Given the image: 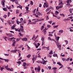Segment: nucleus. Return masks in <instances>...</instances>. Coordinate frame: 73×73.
Segmentation results:
<instances>
[{
  "instance_id": "1",
  "label": "nucleus",
  "mask_w": 73,
  "mask_h": 73,
  "mask_svg": "<svg viewBox=\"0 0 73 73\" xmlns=\"http://www.w3.org/2000/svg\"><path fill=\"white\" fill-rule=\"evenodd\" d=\"M41 13L39 12H36V14H35L34 15L36 18H39L38 16H40Z\"/></svg>"
},
{
  "instance_id": "2",
  "label": "nucleus",
  "mask_w": 73,
  "mask_h": 73,
  "mask_svg": "<svg viewBox=\"0 0 73 73\" xmlns=\"http://www.w3.org/2000/svg\"><path fill=\"white\" fill-rule=\"evenodd\" d=\"M38 70V72H40V70H41V69L40 68V66H38V68H35V70Z\"/></svg>"
},
{
  "instance_id": "3",
  "label": "nucleus",
  "mask_w": 73,
  "mask_h": 73,
  "mask_svg": "<svg viewBox=\"0 0 73 73\" xmlns=\"http://www.w3.org/2000/svg\"><path fill=\"white\" fill-rule=\"evenodd\" d=\"M37 58V56H35V57H34V56H33V58L32 59V60L33 61V63H34V61L36 60Z\"/></svg>"
},
{
  "instance_id": "4",
  "label": "nucleus",
  "mask_w": 73,
  "mask_h": 73,
  "mask_svg": "<svg viewBox=\"0 0 73 73\" xmlns=\"http://www.w3.org/2000/svg\"><path fill=\"white\" fill-rule=\"evenodd\" d=\"M0 60H4L5 62H8V59H3V58L0 57Z\"/></svg>"
},
{
  "instance_id": "5",
  "label": "nucleus",
  "mask_w": 73,
  "mask_h": 73,
  "mask_svg": "<svg viewBox=\"0 0 73 73\" xmlns=\"http://www.w3.org/2000/svg\"><path fill=\"white\" fill-rule=\"evenodd\" d=\"M45 7H46V8L48 7V4H46V3H44L43 5L44 8H45Z\"/></svg>"
},
{
  "instance_id": "6",
  "label": "nucleus",
  "mask_w": 73,
  "mask_h": 73,
  "mask_svg": "<svg viewBox=\"0 0 73 73\" xmlns=\"http://www.w3.org/2000/svg\"><path fill=\"white\" fill-rule=\"evenodd\" d=\"M6 35H7V36H8V37H12V35H11L12 34L11 33H6Z\"/></svg>"
},
{
  "instance_id": "7",
  "label": "nucleus",
  "mask_w": 73,
  "mask_h": 73,
  "mask_svg": "<svg viewBox=\"0 0 73 73\" xmlns=\"http://www.w3.org/2000/svg\"><path fill=\"white\" fill-rule=\"evenodd\" d=\"M28 40V38L26 37L23 38L22 39V40L23 41H27Z\"/></svg>"
},
{
  "instance_id": "8",
  "label": "nucleus",
  "mask_w": 73,
  "mask_h": 73,
  "mask_svg": "<svg viewBox=\"0 0 73 73\" xmlns=\"http://www.w3.org/2000/svg\"><path fill=\"white\" fill-rule=\"evenodd\" d=\"M40 62L41 64H42L44 65L45 64V60H42V62Z\"/></svg>"
},
{
  "instance_id": "9",
  "label": "nucleus",
  "mask_w": 73,
  "mask_h": 73,
  "mask_svg": "<svg viewBox=\"0 0 73 73\" xmlns=\"http://www.w3.org/2000/svg\"><path fill=\"white\" fill-rule=\"evenodd\" d=\"M59 5H64V3H62V1H60V2L58 4Z\"/></svg>"
},
{
  "instance_id": "10",
  "label": "nucleus",
  "mask_w": 73,
  "mask_h": 73,
  "mask_svg": "<svg viewBox=\"0 0 73 73\" xmlns=\"http://www.w3.org/2000/svg\"><path fill=\"white\" fill-rule=\"evenodd\" d=\"M36 24V22H31V23H28V25H29V24Z\"/></svg>"
},
{
  "instance_id": "11",
  "label": "nucleus",
  "mask_w": 73,
  "mask_h": 73,
  "mask_svg": "<svg viewBox=\"0 0 73 73\" xmlns=\"http://www.w3.org/2000/svg\"><path fill=\"white\" fill-rule=\"evenodd\" d=\"M16 27V24H15L13 26L11 27V29H14V28Z\"/></svg>"
},
{
  "instance_id": "12",
  "label": "nucleus",
  "mask_w": 73,
  "mask_h": 73,
  "mask_svg": "<svg viewBox=\"0 0 73 73\" xmlns=\"http://www.w3.org/2000/svg\"><path fill=\"white\" fill-rule=\"evenodd\" d=\"M21 30L22 31H24V27L23 26H21Z\"/></svg>"
},
{
  "instance_id": "13",
  "label": "nucleus",
  "mask_w": 73,
  "mask_h": 73,
  "mask_svg": "<svg viewBox=\"0 0 73 73\" xmlns=\"http://www.w3.org/2000/svg\"><path fill=\"white\" fill-rule=\"evenodd\" d=\"M19 6H18L17 7V8H20V9H22V6L20 5H19Z\"/></svg>"
},
{
  "instance_id": "14",
  "label": "nucleus",
  "mask_w": 73,
  "mask_h": 73,
  "mask_svg": "<svg viewBox=\"0 0 73 73\" xmlns=\"http://www.w3.org/2000/svg\"><path fill=\"white\" fill-rule=\"evenodd\" d=\"M17 51V50H12L11 51V52H14L13 53H16Z\"/></svg>"
},
{
  "instance_id": "15",
  "label": "nucleus",
  "mask_w": 73,
  "mask_h": 73,
  "mask_svg": "<svg viewBox=\"0 0 73 73\" xmlns=\"http://www.w3.org/2000/svg\"><path fill=\"white\" fill-rule=\"evenodd\" d=\"M73 10V8L72 9H70L69 10V12L70 13H72V11Z\"/></svg>"
},
{
  "instance_id": "16",
  "label": "nucleus",
  "mask_w": 73,
  "mask_h": 73,
  "mask_svg": "<svg viewBox=\"0 0 73 73\" xmlns=\"http://www.w3.org/2000/svg\"><path fill=\"white\" fill-rule=\"evenodd\" d=\"M16 22L17 24H19V23H22L21 21H18L17 20H16Z\"/></svg>"
},
{
  "instance_id": "17",
  "label": "nucleus",
  "mask_w": 73,
  "mask_h": 73,
  "mask_svg": "<svg viewBox=\"0 0 73 73\" xmlns=\"http://www.w3.org/2000/svg\"><path fill=\"white\" fill-rule=\"evenodd\" d=\"M53 56L54 57H57V58H58V56H57V54H56L54 53V54H53Z\"/></svg>"
},
{
  "instance_id": "18",
  "label": "nucleus",
  "mask_w": 73,
  "mask_h": 73,
  "mask_svg": "<svg viewBox=\"0 0 73 73\" xmlns=\"http://www.w3.org/2000/svg\"><path fill=\"white\" fill-rule=\"evenodd\" d=\"M61 45H59L58 46V48H59V50H61Z\"/></svg>"
},
{
  "instance_id": "19",
  "label": "nucleus",
  "mask_w": 73,
  "mask_h": 73,
  "mask_svg": "<svg viewBox=\"0 0 73 73\" xmlns=\"http://www.w3.org/2000/svg\"><path fill=\"white\" fill-rule=\"evenodd\" d=\"M17 64H18V66H19V65H20L21 64V62L20 61H19L17 62Z\"/></svg>"
},
{
  "instance_id": "20",
  "label": "nucleus",
  "mask_w": 73,
  "mask_h": 73,
  "mask_svg": "<svg viewBox=\"0 0 73 73\" xmlns=\"http://www.w3.org/2000/svg\"><path fill=\"white\" fill-rule=\"evenodd\" d=\"M72 3V0H68L66 2L67 3Z\"/></svg>"
},
{
  "instance_id": "21",
  "label": "nucleus",
  "mask_w": 73,
  "mask_h": 73,
  "mask_svg": "<svg viewBox=\"0 0 73 73\" xmlns=\"http://www.w3.org/2000/svg\"><path fill=\"white\" fill-rule=\"evenodd\" d=\"M55 15H58V13H59L57 11H55Z\"/></svg>"
},
{
  "instance_id": "22",
  "label": "nucleus",
  "mask_w": 73,
  "mask_h": 73,
  "mask_svg": "<svg viewBox=\"0 0 73 73\" xmlns=\"http://www.w3.org/2000/svg\"><path fill=\"white\" fill-rule=\"evenodd\" d=\"M8 7H6V8H3V9L4 10V11H7V8Z\"/></svg>"
},
{
  "instance_id": "23",
  "label": "nucleus",
  "mask_w": 73,
  "mask_h": 73,
  "mask_svg": "<svg viewBox=\"0 0 73 73\" xmlns=\"http://www.w3.org/2000/svg\"><path fill=\"white\" fill-rule=\"evenodd\" d=\"M50 8L49 7L46 10V12H48V11H49V10H50Z\"/></svg>"
},
{
  "instance_id": "24",
  "label": "nucleus",
  "mask_w": 73,
  "mask_h": 73,
  "mask_svg": "<svg viewBox=\"0 0 73 73\" xmlns=\"http://www.w3.org/2000/svg\"><path fill=\"white\" fill-rule=\"evenodd\" d=\"M64 41L66 42V45H67V44H68V43L69 42L67 40H65Z\"/></svg>"
},
{
  "instance_id": "25",
  "label": "nucleus",
  "mask_w": 73,
  "mask_h": 73,
  "mask_svg": "<svg viewBox=\"0 0 73 73\" xmlns=\"http://www.w3.org/2000/svg\"><path fill=\"white\" fill-rule=\"evenodd\" d=\"M59 33H63V32H64V31L62 30H59Z\"/></svg>"
},
{
  "instance_id": "26",
  "label": "nucleus",
  "mask_w": 73,
  "mask_h": 73,
  "mask_svg": "<svg viewBox=\"0 0 73 73\" xmlns=\"http://www.w3.org/2000/svg\"><path fill=\"white\" fill-rule=\"evenodd\" d=\"M20 38H17L16 39V42H17V41H19L20 40Z\"/></svg>"
},
{
  "instance_id": "27",
  "label": "nucleus",
  "mask_w": 73,
  "mask_h": 73,
  "mask_svg": "<svg viewBox=\"0 0 73 73\" xmlns=\"http://www.w3.org/2000/svg\"><path fill=\"white\" fill-rule=\"evenodd\" d=\"M49 54L51 55L52 54H53V51H52V50H51L50 52H49Z\"/></svg>"
},
{
  "instance_id": "28",
  "label": "nucleus",
  "mask_w": 73,
  "mask_h": 73,
  "mask_svg": "<svg viewBox=\"0 0 73 73\" xmlns=\"http://www.w3.org/2000/svg\"><path fill=\"white\" fill-rule=\"evenodd\" d=\"M19 34L20 35V36H21V37H23L24 36L23 34H21V33H19Z\"/></svg>"
},
{
  "instance_id": "29",
  "label": "nucleus",
  "mask_w": 73,
  "mask_h": 73,
  "mask_svg": "<svg viewBox=\"0 0 73 73\" xmlns=\"http://www.w3.org/2000/svg\"><path fill=\"white\" fill-rule=\"evenodd\" d=\"M27 58H30V57H31V55H30V54H29L27 56Z\"/></svg>"
},
{
  "instance_id": "30",
  "label": "nucleus",
  "mask_w": 73,
  "mask_h": 73,
  "mask_svg": "<svg viewBox=\"0 0 73 73\" xmlns=\"http://www.w3.org/2000/svg\"><path fill=\"white\" fill-rule=\"evenodd\" d=\"M44 26H42L41 28L40 29L41 31H42V30H43V29H44Z\"/></svg>"
},
{
  "instance_id": "31",
  "label": "nucleus",
  "mask_w": 73,
  "mask_h": 73,
  "mask_svg": "<svg viewBox=\"0 0 73 73\" xmlns=\"http://www.w3.org/2000/svg\"><path fill=\"white\" fill-rule=\"evenodd\" d=\"M7 22L8 23L9 25H11V21L10 20L8 21Z\"/></svg>"
},
{
  "instance_id": "32",
  "label": "nucleus",
  "mask_w": 73,
  "mask_h": 73,
  "mask_svg": "<svg viewBox=\"0 0 73 73\" xmlns=\"http://www.w3.org/2000/svg\"><path fill=\"white\" fill-rule=\"evenodd\" d=\"M60 16H63V17H65V15L64 14H60Z\"/></svg>"
},
{
  "instance_id": "33",
  "label": "nucleus",
  "mask_w": 73,
  "mask_h": 73,
  "mask_svg": "<svg viewBox=\"0 0 73 73\" xmlns=\"http://www.w3.org/2000/svg\"><path fill=\"white\" fill-rule=\"evenodd\" d=\"M62 61H65V60H66V59L64 58H62Z\"/></svg>"
},
{
  "instance_id": "34",
  "label": "nucleus",
  "mask_w": 73,
  "mask_h": 73,
  "mask_svg": "<svg viewBox=\"0 0 73 73\" xmlns=\"http://www.w3.org/2000/svg\"><path fill=\"white\" fill-rule=\"evenodd\" d=\"M56 43L57 46H58L59 45V44H58V41H57V42H56Z\"/></svg>"
},
{
  "instance_id": "35",
  "label": "nucleus",
  "mask_w": 73,
  "mask_h": 73,
  "mask_svg": "<svg viewBox=\"0 0 73 73\" xmlns=\"http://www.w3.org/2000/svg\"><path fill=\"white\" fill-rule=\"evenodd\" d=\"M47 56L48 57H49V58H51V57H52V55L48 54L47 55Z\"/></svg>"
},
{
  "instance_id": "36",
  "label": "nucleus",
  "mask_w": 73,
  "mask_h": 73,
  "mask_svg": "<svg viewBox=\"0 0 73 73\" xmlns=\"http://www.w3.org/2000/svg\"><path fill=\"white\" fill-rule=\"evenodd\" d=\"M26 63L25 62H24L23 64V66H26Z\"/></svg>"
},
{
  "instance_id": "37",
  "label": "nucleus",
  "mask_w": 73,
  "mask_h": 73,
  "mask_svg": "<svg viewBox=\"0 0 73 73\" xmlns=\"http://www.w3.org/2000/svg\"><path fill=\"white\" fill-rule=\"evenodd\" d=\"M27 67L26 66H23V68L24 69H27Z\"/></svg>"
},
{
  "instance_id": "38",
  "label": "nucleus",
  "mask_w": 73,
  "mask_h": 73,
  "mask_svg": "<svg viewBox=\"0 0 73 73\" xmlns=\"http://www.w3.org/2000/svg\"><path fill=\"white\" fill-rule=\"evenodd\" d=\"M59 38H60V37L58 36L57 37H56V40L57 41H58V40H59Z\"/></svg>"
},
{
  "instance_id": "39",
  "label": "nucleus",
  "mask_w": 73,
  "mask_h": 73,
  "mask_svg": "<svg viewBox=\"0 0 73 73\" xmlns=\"http://www.w3.org/2000/svg\"><path fill=\"white\" fill-rule=\"evenodd\" d=\"M56 8L57 10H58V9H60V7L59 6H56Z\"/></svg>"
},
{
  "instance_id": "40",
  "label": "nucleus",
  "mask_w": 73,
  "mask_h": 73,
  "mask_svg": "<svg viewBox=\"0 0 73 73\" xmlns=\"http://www.w3.org/2000/svg\"><path fill=\"white\" fill-rule=\"evenodd\" d=\"M57 64H58V65H59L60 66H61V65H62V64H61L60 63V62H57Z\"/></svg>"
},
{
  "instance_id": "41",
  "label": "nucleus",
  "mask_w": 73,
  "mask_h": 73,
  "mask_svg": "<svg viewBox=\"0 0 73 73\" xmlns=\"http://www.w3.org/2000/svg\"><path fill=\"white\" fill-rule=\"evenodd\" d=\"M13 43H14V44H15V43H16V40H13Z\"/></svg>"
},
{
  "instance_id": "42",
  "label": "nucleus",
  "mask_w": 73,
  "mask_h": 73,
  "mask_svg": "<svg viewBox=\"0 0 73 73\" xmlns=\"http://www.w3.org/2000/svg\"><path fill=\"white\" fill-rule=\"evenodd\" d=\"M3 17H4V18H5V19H6V17H7V15H5L3 16Z\"/></svg>"
},
{
  "instance_id": "43",
  "label": "nucleus",
  "mask_w": 73,
  "mask_h": 73,
  "mask_svg": "<svg viewBox=\"0 0 73 73\" xmlns=\"http://www.w3.org/2000/svg\"><path fill=\"white\" fill-rule=\"evenodd\" d=\"M16 12L17 14H18V13H19V11L18 10H17L16 11Z\"/></svg>"
},
{
  "instance_id": "44",
  "label": "nucleus",
  "mask_w": 73,
  "mask_h": 73,
  "mask_svg": "<svg viewBox=\"0 0 73 73\" xmlns=\"http://www.w3.org/2000/svg\"><path fill=\"white\" fill-rule=\"evenodd\" d=\"M47 28H50V27H51V26L50 25H47Z\"/></svg>"
},
{
  "instance_id": "45",
  "label": "nucleus",
  "mask_w": 73,
  "mask_h": 73,
  "mask_svg": "<svg viewBox=\"0 0 73 73\" xmlns=\"http://www.w3.org/2000/svg\"><path fill=\"white\" fill-rule=\"evenodd\" d=\"M15 31H16L17 32V31H18L19 30V29L18 28L16 29V28H15Z\"/></svg>"
},
{
  "instance_id": "46",
  "label": "nucleus",
  "mask_w": 73,
  "mask_h": 73,
  "mask_svg": "<svg viewBox=\"0 0 73 73\" xmlns=\"http://www.w3.org/2000/svg\"><path fill=\"white\" fill-rule=\"evenodd\" d=\"M48 38V40H50V41H52V39H51V38H50V37H49Z\"/></svg>"
},
{
  "instance_id": "47",
  "label": "nucleus",
  "mask_w": 73,
  "mask_h": 73,
  "mask_svg": "<svg viewBox=\"0 0 73 73\" xmlns=\"http://www.w3.org/2000/svg\"><path fill=\"white\" fill-rule=\"evenodd\" d=\"M11 24H13V23H15V21H14L11 20Z\"/></svg>"
},
{
  "instance_id": "48",
  "label": "nucleus",
  "mask_w": 73,
  "mask_h": 73,
  "mask_svg": "<svg viewBox=\"0 0 73 73\" xmlns=\"http://www.w3.org/2000/svg\"><path fill=\"white\" fill-rule=\"evenodd\" d=\"M41 40L42 41H44V37H42Z\"/></svg>"
},
{
  "instance_id": "49",
  "label": "nucleus",
  "mask_w": 73,
  "mask_h": 73,
  "mask_svg": "<svg viewBox=\"0 0 73 73\" xmlns=\"http://www.w3.org/2000/svg\"><path fill=\"white\" fill-rule=\"evenodd\" d=\"M42 32H44V33H46V31H45V29H44L42 31Z\"/></svg>"
},
{
  "instance_id": "50",
  "label": "nucleus",
  "mask_w": 73,
  "mask_h": 73,
  "mask_svg": "<svg viewBox=\"0 0 73 73\" xmlns=\"http://www.w3.org/2000/svg\"><path fill=\"white\" fill-rule=\"evenodd\" d=\"M63 67H64V66L62 65L61 67L59 68V69H60L62 68Z\"/></svg>"
},
{
  "instance_id": "51",
  "label": "nucleus",
  "mask_w": 73,
  "mask_h": 73,
  "mask_svg": "<svg viewBox=\"0 0 73 73\" xmlns=\"http://www.w3.org/2000/svg\"><path fill=\"white\" fill-rule=\"evenodd\" d=\"M10 70L11 71V72H13V68H11L10 69Z\"/></svg>"
},
{
  "instance_id": "52",
  "label": "nucleus",
  "mask_w": 73,
  "mask_h": 73,
  "mask_svg": "<svg viewBox=\"0 0 73 73\" xmlns=\"http://www.w3.org/2000/svg\"><path fill=\"white\" fill-rule=\"evenodd\" d=\"M0 19L3 22H4V19H3L0 18Z\"/></svg>"
},
{
  "instance_id": "53",
  "label": "nucleus",
  "mask_w": 73,
  "mask_h": 73,
  "mask_svg": "<svg viewBox=\"0 0 73 73\" xmlns=\"http://www.w3.org/2000/svg\"><path fill=\"white\" fill-rule=\"evenodd\" d=\"M4 54L5 56H9V54Z\"/></svg>"
},
{
  "instance_id": "54",
  "label": "nucleus",
  "mask_w": 73,
  "mask_h": 73,
  "mask_svg": "<svg viewBox=\"0 0 73 73\" xmlns=\"http://www.w3.org/2000/svg\"><path fill=\"white\" fill-rule=\"evenodd\" d=\"M48 19H49V16H47L46 18V20H48Z\"/></svg>"
},
{
  "instance_id": "55",
  "label": "nucleus",
  "mask_w": 73,
  "mask_h": 73,
  "mask_svg": "<svg viewBox=\"0 0 73 73\" xmlns=\"http://www.w3.org/2000/svg\"><path fill=\"white\" fill-rule=\"evenodd\" d=\"M4 68L3 67H1V71H2L4 69Z\"/></svg>"
},
{
  "instance_id": "56",
  "label": "nucleus",
  "mask_w": 73,
  "mask_h": 73,
  "mask_svg": "<svg viewBox=\"0 0 73 73\" xmlns=\"http://www.w3.org/2000/svg\"><path fill=\"white\" fill-rule=\"evenodd\" d=\"M64 21H68V19H64Z\"/></svg>"
},
{
  "instance_id": "57",
  "label": "nucleus",
  "mask_w": 73,
  "mask_h": 73,
  "mask_svg": "<svg viewBox=\"0 0 73 73\" xmlns=\"http://www.w3.org/2000/svg\"><path fill=\"white\" fill-rule=\"evenodd\" d=\"M42 6V4L41 3L39 4V7H41Z\"/></svg>"
},
{
  "instance_id": "58",
  "label": "nucleus",
  "mask_w": 73,
  "mask_h": 73,
  "mask_svg": "<svg viewBox=\"0 0 73 73\" xmlns=\"http://www.w3.org/2000/svg\"><path fill=\"white\" fill-rule=\"evenodd\" d=\"M66 5H69V6H71L69 3H67V4H66Z\"/></svg>"
},
{
  "instance_id": "59",
  "label": "nucleus",
  "mask_w": 73,
  "mask_h": 73,
  "mask_svg": "<svg viewBox=\"0 0 73 73\" xmlns=\"http://www.w3.org/2000/svg\"><path fill=\"white\" fill-rule=\"evenodd\" d=\"M48 36H53V35L51 34H50L49 35H48Z\"/></svg>"
},
{
  "instance_id": "60",
  "label": "nucleus",
  "mask_w": 73,
  "mask_h": 73,
  "mask_svg": "<svg viewBox=\"0 0 73 73\" xmlns=\"http://www.w3.org/2000/svg\"><path fill=\"white\" fill-rule=\"evenodd\" d=\"M7 8L8 9H11V7H8V6H7Z\"/></svg>"
},
{
  "instance_id": "61",
  "label": "nucleus",
  "mask_w": 73,
  "mask_h": 73,
  "mask_svg": "<svg viewBox=\"0 0 73 73\" xmlns=\"http://www.w3.org/2000/svg\"><path fill=\"white\" fill-rule=\"evenodd\" d=\"M55 31H56L55 30H54L52 32H51V34H53V33H54Z\"/></svg>"
},
{
  "instance_id": "62",
  "label": "nucleus",
  "mask_w": 73,
  "mask_h": 73,
  "mask_svg": "<svg viewBox=\"0 0 73 73\" xmlns=\"http://www.w3.org/2000/svg\"><path fill=\"white\" fill-rule=\"evenodd\" d=\"M2 4L3 5H4L5 3H4V2H2Z\"/></svg>"
},
{
  "instance_id": "63",
  "label": "nucleus",
  "mask_w": 73,
  "mask_h": 73,
  "mask_svg": "<svg viewBox=\"0 0 73 73\" xmlns=\"http://www.w3.org/2000/svg\"><path fill=\"white\" fill-rule=\"evenodd\" d=\"M36 9H34L33 11V13H35V12H36Z\"/></svg>"
},
{
  "instance_id": "64",
  "label": "nucleus",
  "mask_w": 73,
  "mask_h": 73,
  "mask_svg": "<svg viewBox=\"0 0 73 73\" xmlns=\"http://www.w3.org/2000/svg\"><path fill=\"white\" fill-rule=\"evenodd\" d=\"M3 38H4V39H6V38H7V37H6V36H3Z\"/></svg>"
}]
</instances>
